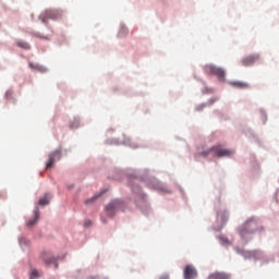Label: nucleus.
<instances>
[{
    "instance_id": "f257e3e1",
    "label": "nucleus",
    "mask_w": 279,
    "mask_h": 279,
    "mask_svg": "<svg viewBox=\"0 0 279 279\" xmlns=\"http://www.w3.org/2000/svg\"><path fill=\"white\" fill-rule=\"evenodd\" d=\"M209 154L217 156V158H230V156H233L234 150L232 148H225L222 144H216L208 150H204L202 156H209Z\"/></svg>"
},
{
    "instance_id": "f03ea898",
    "label": "nucleus",
    "mask_w": 279,
    "mask_h": 279,
    "mask_svg": "<svg viewBox=\"0 0 279 279\" xmlns=\"http://www.w3.org/2000/svg\"><path fill=\"white\" fill-rule=\"evenodd\" d=\"M257 229V221L255 219H248V221H246L244 226L240 228V236H242V239H245L248 234H254Z\"/></svg>"
},
{
    "instance_id": "7ed1b4c3",
    "label": "nucleus",
    "mask_w": 279,
    "mask_h": 279,
    "mask_svg": "<svg viewBox=\"0 0 279 279\" xmlns=\"http://www.w3.org/2000/svg\"><path fill=\"white\" fill-rule=\"evenodd\" d=\"M62 11L60 9H48L39 15L41 22L46 23L50 20H58L61 17Z\"/></svg>"
},
{
    "instance_id": "20e7f679",
    "label": "nucleus",
    "mask_w": 279,
    "mask_h": 279,
    "mask_svg": "<svg viewBox=\"0 0 279 279\" xmlns=\"http://www.w3.org/2000/svg\"><path fill=\"white\" fill-rule=\"evenodd\" d=\"M62 156V148H57V150H52L49 155V160L46 163V169H52L53 165H56V160H60Z\"/></svg>"
},
{
    "instance_id": "39448f33",
    "label": "nucleus",
    "mask_w": 279,
    "mask_h": 279,
    "mask_svg": "<svg viewBox=\"0 0 279 279\" xmlns=\"http://www.w3.org/2000/svg\"><path fill=\"white\" fill-rule=\"evenodd\" d=\"M121 206L122 202H111V204H108V206H106V214L108 215V217H114L116 213L119 210V208H121Z\"/></svg>"
},
{
    "instance_id": "423d86ee",
    "label": "nucleus",
    "mask_w": 279,
    "mask_h": 279,
    "mask_svg": "<svg viewBox=\"0 0 279 279\" xmlns=\"http://www.w3.org/2000/svg\"><path fill=\"white\" fill-rule=\"evenodd\" d=\"M206 72L210 74H215L219 78H222L223 76H226V72L223 68H219L218 65H213V64L206 65Z\"/></svg>"
},
{
    "instance_id": "0eeeda50",
    "label": "nucleus",
    "mask_w": 279,
    "mask_h": 279,
    "mask_svg": "<svg viewBox=\"0 0 279 279\" xmlns=\"http://www.w3.org/2000/svg\"><path fill=\"white\" fill-rule=\"evenodd\" d=\"M41 260H44V263L46 265H51L54 263V268L58 269L59 265L58 263H56V256H53L52 254L48 253V252H44L41 254Z\"/></svg>"
},
{
    "instance_id": "6e6552de",
    "label": "nucleus",
    "mask_w": 279,
    "mask_h": 279,
    "mask_svg": "<svg viewBox=\"0 0 279 279\" xmlns=\"http://www.w3.org/2000/svg\"><path fill=\"white\" fill-rule=\"evenodd\" d=\"M197 276V269H195L193 265H186L184 269V279H195Z\"/></svg>"
},
{
    "instance_id": "1a4fd4ad",
    "label": "nucleus",
    "mask_w": 279,
    "mask_h": 279,
    "mask_svg": "<svg viewBox=\"0 0 279 279\" xmlns=\"http://www.w3.org/2000/svg\"><path fill=\"white\" fill-rule=\"evenodd\" d=\"M260 59V54L254 53V54H248L247 57L242 58V64L243 65H253L256 61Z\"/></svg>"
},
{
    "instance_id": "9d476101",
    "label": "nucleus",
    "mask_w": 279,
    "mask_h": 279,
    "mask_svg": "<svg viewBox=\"0 0 279 279\" xmlns=\"http://www.w3.org/2000/svg\"><path fill=\"white\" fill-rule=\"evenodd\" d=\"M40 219V208L36 207L34 210V219L27 221V227L28 228H34L38 223Z\"/></svg>"
},
{
    "instance_id": "9b49d317",
    "label": "nucleus",
    "mask_w": 279,
    "mask_h": 279,
    "mask_svg": "<svg viewBox=\"0 0 279 279\" xmlns=\"http://www.w3.org/2000/svg\"><path fill=\"white\" fill-rule=\"evenodd\" d=\"M208 279H230V276L228 274L216 271L215 274H210Z\"/></svg>"
},
{
    "instance_id": "f8f14e48",
    "label": "nucleus",
    "mask_w": 279,
    "mask_h": 279,
    "mask_svg": "<svg viewBox=\"0 0 279 279\" xmlns=\"http://www.w3.org/2000/svg\"><path fill=\"white\" fill-rule=\"evenodd\" d=\"M230 85H233V87H240V88L248 87V83H246L244 81H231Z\"/></svg>"
},
{
    "instance_id": "ddd939ff",
    "label": "nucleus",
    "mask_w": 279,
    "mask_h": 279,
    "mask_svg": "<svg viewBox=\"0 0 279 279\" xmlns=\"http://www.w3.org/2000/svg\"><path fill=\"white\" fill-rule=\"evenodd\" d=\"M50 199H51V195H49V194L44 195V197H41V199H39V206H48Z\"/></svg>"
},
{
    "instance_id": "4468645a",
    "label": "nucleus",
    "mask_w": 279,
    "mask_h": 279,
    "mask_svg": "<svg viewBox=\"0 0 279 279\" xmlns=\"http://www.w3.org/2000/svg\"><path fill=\"white\" fill-rule=\"evenodd\" d=\"M16 44L21 48H25V49H29L31 48V44H28V41H24L22 39L17 40Z\"/></svg>"
},
{
    "instance_id": "2eb2a0df",
    "label": "nucleus",
    "mask_w": 279,
    "mask_h": 279,
    "mask_svg": "<svg viewBox=\"0 0 279 279\" xmlns=\"http://www.w3.org/2000/svg\"><path fill=\"white\" fill-rule=\"evenodd\" d=\"M102 193H100L99 195H95L94 197H92V199H87L85 202V204L88 206V204H93V202H95L96 199H98V197H101Z\"/></svg>"
},
{
    "instance_id": "dca6fc26",
    "label": "nucleus",
    "mask_w": 279,
    "mask_h": 279,
    "mask_svg": "<svg viewBox=\"0 0 279 279\" xmlns=\"http://www.w3.org/2000/svg\"><path fill=\"white\" fill-rule=\"evenodd\" d=\"M36 278H39V274L37 269H33L29 279H36Z\"/></svg>"
},
{
    "instance_id": "f3484780",
    "label": "nucleus",
    "mask_w": 279,
    "mask_h": 279,
    "mask_svg": "<svg viewBox=\"0 0 279 279\" xmlns=\"http://www.w3.org/2000/svg\"><path fill=\"white\" fill-rule=\"evenodd\" d=\"M12 94H13V92L8 90V92L5 93V96L9 97V96H12Z\"/></svg>"
},
{
    "instance_id": "a211bd4d",
    "label": "nucleus",
    "mask_w": 279,
    "mask_h": 279,
    "mask_svg": "<svg viewBox=\"0 0 279 279\" xmlns=\"http://www.w3.org/2000/svg\"><path fill=\"white\" fill-rule=\"evenodd\" d=\"M92 221H85V226L88 227V226H92Z\"/></svg>"
},
{
    "instance_id": "6ab92c4d",
    "label": "nucleus",
    "mask_w": 279,
    "mask_h": 279,
    "mask_svg": "<svg viewBox=\"0 0 279 279\" xmlns=\"http://www.w3.org/2000/svg\"><path fill=\"white\" fill-rule=\"evenodd\" d=\"M160 279H170L169 276H162Z\"/></svg>"
},
{
    "instance_id": "aec40b11",
    "label": "nucleus",
    "mask_w": 279,
    "mask_h": 279,
    "mask_svg": "<svg viewBox=\"0 0 279 279\" xmlns=\"http://www.w3.org/2000/svg\"><path fill=\"white\" fill-rule=\"evenodd\" d=\"M256 254H259V253H258V252H254V253H253V256H256Z\"/></svg>"
}]
</instances>
